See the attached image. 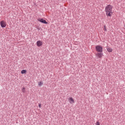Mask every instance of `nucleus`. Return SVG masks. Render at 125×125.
Returning <instances> with one entry per match:
<instances>
[{
  "mask_svg": "<svg viewBox=\"0 0 125 125\" xmlns=\"http://www.w3.org/2000/svg\"><path fill=\"white\" fill-rule=\"evenodd\" d=\"M113 7L111 5H108L105 8V11L106 12V15L107 17H111L112 14H113V12H112V9Z\"/></svg>",
  "mask_w": 125,
  "mask_h": 125,
  "instance_id": "nucleus-1",
  "label": "nucleus"
},
{
  "mask_svg": "<svg viewBox=\"0 0 125 125\" xmlns=\"http://www.w3.org/2000/svg\"><path fill=\"white\" fill-rule=\"evenodd\" d=\"M95 49L97 52H102L103 51V47L101 45H97L95 47Z\"/></svg>",
  "mask_w": 125,
  "mask_h": 125,
  "instance_id": "nucleus-2",
  "label": "nucleus"
},
{
  "mask_svg": "<svg viewBox=\"0 0 125 125\" xmlns=\"http://www.w3.org/2000/svg\"><path fill=\"white\" fill-rule=\"evenodd\" d=\"M0 25L1 28H5L6 27V22L4 21H2L0 22Z\"/></svg>",
  "mask_w": 125,
  "mask_h": 125,
  "instance_id": "nucleus-3",
  "label": "nucleus"
},
{
  "mask_svg": "<svg viewBox=\"0 0 125 125\" xmlns=\"http://www.w3.org/2000/svg\"><path fill=\"white\" fill-rule=\"evenodd\" d=\"M38 21H39V22H41L43 24H47V21H46L45 20H43V19H38Z\"/></svg>",
  "mask_w": 125,
  "mask_h": 125,
  "instance_id": "nucleus-4",
  "label": "nucleus"
},
{
  "mask_svg": "<svg viewBox=\"0 0 125 125\" xmlns=\"http://www.w3.org/2000/svg\"><path fill=\"white\" fill-rule=\"evenodd\" d=\"M96 55L97 58H101V57H102V55H103V54H102L101 52L97 53Z\"/></svg>",
  "mask_w": 125,
  "mask_h": 125,
  "instance_id": "nucleus-5",
  "label": "nucleus"
},
{
  "mask_svg": "<svg viewBox=\"0 0 125 125\" xmlns=\"http://www.w3.org/2000/svg\"><path fill=\"white\" fill-rule=\"evenodd\" d=\"M68 101L70 103L72 104L73 103H75V101L74 100V99L72 97H70L68 99Z\"/></svg>",
  "mask_w": 125,
  "mask_h": 125,
  "instance_id": "nucleus-6",
  "label": "nucleus"
},
{
  "mask_svg": "<svg viewBox=\"0 0 125 125\" xmlns=\"http://www.w3.org/2000/svg\"><path fill=\"white\" fill-rule=\"evenodd\" d=\"M37 45L38 47L41 46V45H42V42L41 41H37Z\"/></svg>",
  "mask_w": 125,
  "mask_h": 125,
  "instance_id": "nucleus-7",
  "label": "nucleus"
},
{
  "mask_svg": "<svg viewBox=\"0 0 125 125\" xmlns=\"http://www.w3.org/2000/svg\"><path fill=\"white\" fill-rule=\"evenodd\" d=\"M107 50L108 52H112V51H113V49L112 48H108L107 49Z\"/></svg>",
  "mask_w": 125,
  "mask_h": 125,
  "instance_id": "nucleus-8",
  "label": "nucleus"
},
{
  "mask_svg": "<svg viewBox=\"0 0 125 125\" xmlns=\"http://www.w3.org/2000/svg\"><path fill=\"white\" fill-rule=\"evenodd\" d=\"M27 73V70H22L21 71V74H26Z\"/></svg>",
  "mask_w": 125,
  "mask_h": 125,
  "instance_id": "nucleus-9",
  "label": "nucleus"
},
{
  "mask_svg": "<svg viewBox=\"0 0 125 125\" xmlns=\"http://www.w3.org/2000/svg\"><path fill=\"white\" fill-rule=\"evenodd\" d=\"M42 84H43V83H42V82H40L38 83V85H39V86H42Z\"/></svg>",
  "mask_w": 125,
  "mask_h": 125,
  "instance_id": "nucleus-10",
  "label": "nucleus"
},
{
  "mask_svg": "<svg viewBox=\"0 0 125 125\" xmlns=\"http://www.w3.org/2000/svg\"><path fill=\"white\" fill-rule=\"evenodd\" d=\"M104 31L106 32L107 31V28H106V25H104Z\"/></svg>",
  "mask_w": 125,
  "mask_h": 125,
  "instance_id": "nucleus-11",
  "label": "nucleus"
},
{
  "mask_svg": "<svg viewBox=\"0 0 125 125\" xmlns=\"http://www.w3.org/2000/svg\"><path fill=\"white\" fill-rule=\"evenodd\" d=\"M22 92L24 93L25 92V87H23L22 89Z\"/></svg>",
  "mask_w": 125,
  "mask_h": 125,
  "instance_id": "nucleus-12",
  "label": "nucleus"
},
{
  "mask_svg": "<svg viewBox=\"0 0 125 125\" xmlns=\"http://www.w3.org/2000/svg\"><path fill=\"white\" fill-rule=\"evenodd\" d=\"M96 125H100V123L99 121L96 122Z\"/></svg>",
  "mask_w": 125,
  "mask_h": 125,
  "instance_id": "nucleus-13",
  "label": "nucleus"
},
{
  "mask_svg": "<svg viewBox=\"0 0 125 125\" xmlns=\"http://www.w3.org/2000/svg\"><path fill=\"white\" fill-rule=\"evenodd\" d=\"M39 108H42V104H39Z\"/></svg>",
  "mask_w": 125,
  "mask_h": 125,
  "instance_id": "nucleus-14",
  "label": "nucleus"
}]
</instances>
